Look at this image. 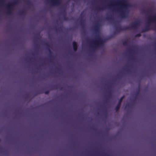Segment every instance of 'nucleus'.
Segmentation results:
<instances>
[{
  "label": "nucleus",
  "mask_w": 156,
  "mask_h": 156,
  "mask_svg": "<svg viewBox=\"0 0 156 156\" xmlns=\"http://www.w3.org/2000/svg\"><path fill=\"white\" fill-rule=\"evenodd\" d=\"M110 4L108 5L109 7H111L114 5V2H116V5L120 6V8L123 10L120 14L121 17L122 18H126L128 17L129 13L128 7H130V4L127 2L126 0H118L116 1H110Z\"/></svg>",
  "instance_id": "1"
},
{
  "label": "nucleus",
  "mask_w": 156,
  "mask_h": 156,
  "mask_svg": "<svg viewBox=\"0 0 156 156\" xmlns=\"http://www.w3.org/2000/svg\"><path fill=\"white\" fill-rule=\"evenodd\" d=\"M151 22L154 23L156 26V14L153 16H150L148 18L147 25L142 30V32H144L148 31L150 30V23Z\"/></svg>",
  "instance_id": "2"
},
{
  "label": "nucleus",
  "mask_w": 156,
  "mask_h": 156,
  "mask_svg": "<svg viewBox=\"0 0 156 156\" xmlns=\"http://www.w3.org/2000/svg\"><path fill=\"white\" fill-rule=\"evenodd\" d=\"M98 40H93L92 42L93 45V49L97 48L103 45V41L99 37H98Z\"/></svg>",
  "instance_id": "3"
},
{
  "label": "nucleus",
  "mask_w": 156,
  "mask_h": 156,
  "mask_svg": "<svg viewBox=\"0 0 156 156\" xmlns=\"http://www.w3.org/2000/svg\"><path fill=\"white\" fill-rule=\"evenodd\" d=\"M18 2V0H15L12 2L9 3L7 5V7L8 9L7 13L8 14L11 15L12 14V10L13 9L12 6L17 4Z\"/></svg>",
  "instance_id": "4"
},
{
  "label": "nucleus",
  "mask_w": 156,
  "mask_h": 156,
  "mask_svg": "<svg viewBox=\"0 0 156 156\" xmlns=\"http://www.w3.org/2000/svg\"><path fill=\"white\" fill-rule=\"evenodd\" d=\"M140 22L139 20H137L134 22L132 23L131 25L128 26L129 27V29H136L137 27L139 25Z\"/></svg>",
  "instance_id": "5"
},
{
  "label": "nucleus",
  "mask_w": 156,
  "mask_h": 156,
  "mask_svg": "<svg viewBox=\"0 0 156 156\" xmlns=\"http://www.w3.org/2000/svg\"><path fill=\"white\" fill-rule=\"evenodd\" d=\"M129 27L127 26H125L122 27H121L120 26H119L118 27L115 26V30L114 32V34H115L116 32L119 33L122 31H125L129 30Z\"/></svg>",
  "instance_id": "6"
},
{
  "label": "nucleus",
  "mask_w": 156,
  "mask_h": 156,
  "mask_svg": "<svg viewBox=\"0 0 156 156\" xmlns=\"http://www.w3.org/2000/svg\"><path fill=\"white\" fill-rule=\"evenodd\" d=\"M124 97V96H123L119 100L118 104L115 108V110L116 112H118L119 111L121 106V103Z\"/></svg>",
  "instance_id": "7"
},
{
  "label": "nucleus",
  "mask_w": 156,
  "mask_h": 156,
  "mask_svg": "<svg viewBox=\"0 0 156 156\" xmlns=\"http://www.w3.org/2000/svg\"><path fill=\"white\" fill-rule=\"evenodd\" d=\"M60 3V0H51L50 1V3L53 5H58Z\"/></svg>",
  "instance_id": "8"
},
{
  "label": "nucleus",
  "mask_w": 156,
  "mask_h": 156,
  "mask_svg": "<svg viewBox=\"0 0 156 156\" xmlns=\"http://www.w3.org/2000/svg\"><path fill=\"white\" fill-rule=\"evenodd\" d=\"M44 45L47 48L48 50L50 53V54L49 55V56L51 58H54V57L53 56H52V55H51V54H52V52L51 51L50 49V46H49L48 44L47 43H45L44 44Z\"/></svg>",
  "instance_id": "9"
},
{
  "label": "nucleus",
  "mask_w": 156,
  "mask_h": 156,
  "mask_svg": "<svg viewBox=\"0 0 156 156\" xmlns=\"http://www.w3.org/2000/svg\"><path fill=\"white\" fill-rule=\"evenodd\" d=\"M72 45L74 51H76L77 49L78 48V45L77 43L75 41H73L72 43Z\"/></svg>",
  "instance_id": "10"
},
{
  "label": "nucleus",
  "mask_w": 156,
  "mask_h": 156,
  "mask_svg": "<svg viewBox=\"0 0 156 156\" xmlns=\"http://www.w3.org/2000/svg\"><path fill=\"white\" fill-rule=\"evenodd\" d=\"M100 26V24L98 23H96L94 25V30L96 32H97L99 31Z\"/></svg>",
  "instance_id": "11"
},
{
  "label": "nucleus",
  "mask_w": 156,
  "mask_h": 156,
  "mask_svg": "<svg viewBox=\"0 0 156 156\" xmlns=\"http://www.w3.org/2000/svg\"><path fill=\"white\" fill-rule=\"evenodd\" d=\"M62 13L64 14V15L63 16V20L65 21H67L68 20V18L66 16V11L65 10H63L62 12Z\"/></svg>",
  "instance_id": "12"
},
{
  "label": "nucleus",
  "mask_w": 156,
  "mask_h": 156,
  "mask_svg": "<svg viewBox=\"0 0 156 156\" xmlns=\"http://www.w3.org/2000/svg\"><path fill=\"white\" fill-rule=\"evenodd\" d=\"M105 8V6H103L102 7H97L96 8V9L97 11L103 10Z\"/></svg>",
  "instance_id": "13"
},
{
  "label": "nucleus",
  "mask_w": 156,
  "mask_h": 156,
  "mask_svg": "<svg viewBox=\"0 0 156 156\" xmlns=\"http://www.w3.org/2000/svg\"><path fill=\"white\" fill-rule=\"evenodd\" d=\"M153 12V10L152 9H149L147 11L146 10H144V13H147V12L150 13V12Z\"/></svg>",
  "instance_id": "14"
},
{
  "label": "nucleus",
  "mask_w": 156,
  "mask_h": 156,
  "mask_svg": "<svg viewBox=\"0 0 156 156\" xmlns=\"http://www.w3.org/2000/svg\"><path fill=\"white\" fill-rule=\"evenodd\" d=\"M128 40H126L123 41L122 44L124 46H127L128 45Z\"/></svg>",
  "instance_id": "15"
},
{
  "label": "nucleus",
  "mask_w": 156,
  "mask_h": 156,
  "mask_svg": "<svg viewBox=\"0 0 156 156\" xmlns=\"http://www.w3.org/2000/svg\"><path fill=\"white\" fill-rule=\"evenodd\" d=\"M83 27H84V24L83 23V21L82 20H81L79 23Z\"/></svg>",
  "instance_id": "16"
},
{
  "label": "nucleus",
  "mask_w": 156,
  "mask_h": 156,
  "mask_svg": "<svg viewBox=\"0 0 156 156\" xmlns=\"http://www.w3.org/2000/svg\"><path fill=\"white\" fill-rule=\"evenodd\" d=\"M43 93V92L41 90H38V91H37L35 93V95H37L38 94H42Z\"/></svg>",
  "instance_id": "17"
},
{
  "label": "nucleus",
  "mask_w": 156,
  "mask_h": 156,
  "mask_svg": "<svg viewBox=\"0 0 156 156\" xmlns=\"http://www.w3.org/2000/svg\"><path fill=\"white\" fill-rule=\"evenodd\" d=\"M112 96V93L111 91H109L108 92V97L110 98Z\"/></svg>",
  "instance_id": "18"
},
{
  "label": "nucleus",
  "mask_w": 156,
  "mask_h": 156,
  "mask_svg": "<svg viewBox=\"0 0 156 156\" xmlns=\"http://www.w3.org/2000/svg\"><path fill=\"white\" fill-rule=\"evenodd\" d=\"M25 12L24 10L21 11L19 13V14L20 16L23 15L25 14Z\"/></svg>",
  "instance_id": "19"
},
{
  "label": "nucleus",
  "mask_w": 156,
  "mask_h": 156,
  "mask_svg": "<svg viewBox=\"0 0 156 156\" xmlns=\"http://www.w3.org/2000/svg\"><path fill=\"white\" fill-rule=\"evenodd\" d=\"M106 19L108 20H112V15L108 16L106 18Z\"/></svg>",
  "instance_id": "20"
},
{
  "label": "nucleus",
  "mask_w": 156,
  "mask_h": 156,
  "mask_svg": "<svg viewBox=\"0 0 156 156\" xmlns=\"http://www.w3.org/2000/svg\"><path fill=\"white\" fill-rule=\"evenodd\" d=\"M57 85H54V86H52L51 87V89L52 90H53V89H57Z\"/></svg>",
  "instance_id": "21"
},
{
  "label": "nucleus",
  "mask_w": 156,
  "mask_h": 156,
  "mask_svg": "<svg viewBox=\"0 0 156 156\" xmlns=\"http://www.w3.org/2000/svg\"><path fill=\"white\" fill-rule=\"evenodd\" d=\"M134 52V51L133 50L131 49H129V53L131 54L132 53H133Z\"/></svg>",
  "instance_id": "22"
},
{
  "label": "nucleus",
  "mask_w": 156,
  "mask_h": 156,
  "mask_svg": "<svg viewBox=\"0 0 156 156\" xmlns=\"http://www.w3.org/2000/svg\"><path fill=\"white\" fill-rule=\"evenodd\" d=\"M140 90L139 89L138 90H137L136 93V96H137L140 93Z\"/></svg>",
  "instance_id": "23"
},
{
  "label": "nucleus",
  "mask_w": 156,
  "mask_h": 156,
  "mask_svg": "<svg viewBox=\"0 0 156 156\" xmlns=\"http://www.w3.org/2000/svg\"><path fill=\"white\" fill-rule=\"evenodd\" d=\"M141 36V34L140 33H138L135 35V37H140Z\"/></svg>",
  "instance_id": "24"
},
{
  "label": "nucleus",
  "mask_w": 156,
  "mask_h": 156,
  "mask_svg": "<svg viewBox=\"0 0 156 156\" xmlns=\"http://www.w3.org/2000/svg\"><path fill=\"white\" fill-rule=\"evenodd\" d=\"M104 111L105 113V116H106L107 115V109H105L104 110Z\"/></svg>",
  "instance_id": "25"
},
{
  "label": "nucleus",
  "mask_w": 156,
  "mask_h": 156,
  "mask_svg": "<svg viewBox=\"0 0 156 156\" xmlns=\"http://www.w3.org/2000/svg\"><path fill=\"white\" fill-rule=\"evenodd\" d=\"M49 93V91L48 90H46L44 92V93L46 94H48Z\"/></svg>",
  "instance_id": "26"
},
{
  "label": "nucleus",
  "mask_w": 156,
  "mask_h": 156,
  "mask_svg": "<svg viewBox=\"0 0 156 156\" xmlns=\"http://www.w3.org/2000/svg\"><path fill=\"white\" fill-rule=\"evenodd\" d=\"M126 106L128 107H131V105L128 103L126 104Z\"/></svg>",
  "instance_id": "27"
},
{
  "label": "nucleus",
  "mask_w": 156,
  "mask_h": 156,
  "mask_svg": "<svg viewBox=\"0 0 156 156\" xmlns=\"http://www.w3.org/2000/svg\"><path fill=\"white\" fill-rule=\"evenodd\" d=\"M126 71L128 73H130L131 72V70L129 69H126Z\"/></svg>",
  "instance_id": "28"
},
{
  "label": "nucleus",
  "mask_w": 156,
  "mask_h": 156,
  "mask_svg": "<svg viewBox=\"0 0 156 156\" xmlns=\"http://www.w3.org/2000/svg\"><path fill=\"white\" fill-rule=\"evenodd\" d=\"M132 58L130 59V60H133L134 59V57L131 55Z\"/></svg>",
  "instance_id": "29"
},
{
  "label": "nucleus",
  "mask_w": 156,
  "mask_h": 156,
  "mask_svg": "<svg viewBox=\"0 0 156 156\" xmlns=\"http://www.w3.org/2000/svg\"><path fill=\"white\" fill-rule=\"evenodd\" d=\"M105 102L106 103H108V99H107L105 101Z\"/></svg>",
  "instance_id": "30"
},
{
  "label": "nucleus",
  "mask_w": 156,
  "mask_h": 156,
  "mask_svg": "<svg viewBox=\"0 0 156 156\" xmlns=\"http://www.w3.org/2000/svg\"><path fill=\"white\" fill-rule=\"evenodd\" d=\"M54 29H55V31H57L58 30H57V28H56V27H54Z\"/></svg>",
  "instance_id": "31"
},
{
  "label": "nucleus",
  "mask_w": 156,
  "mask_h": 156,
  "mask_svg": "<svg viewBox=\"0 0 156 156\" xmlns=\"http://www.w3.org/2000/svg\"><path fill=\"white\" fill-rule=\"evenodd\" d=\"M40 32H39L37 34V36H40Z\"/></svg>",
  "instance_id": "32"
},
{
  "label": "nucleus",
  "mask_w": 156,
  "mask_h": 156,
  "mask_svg": "<svg viewBox=\"0 0 156 156\" xmlns=\"http://www.w3.org/2000/svg\"><path fill=\"white\" fill-rule=\"evenodd\" d=\"M87 41L88 42H90V40L89 39H87Z\"/></svg>",
  "instance_id": "33"
},
{
  "label": "nucleus",
  "mask_w": 156,
  "mask_h": 156,
  "mask_svg": "<svg viewBox=\"0 0 156 156\" xmlns=\"http://www.w3.org/2000/svg\"><path fill=\"white\" fill-rule=\"evenodd\" d=\"M37 38L38 39H40L41 37H37Z\"/></svg>",
  "instance_id": "34"
},
{
  "label": "nucleus",
  "mask_w": 156,
  "mask_h": 156,
  "mask_svg": "<svg viewBox=\"0 0 156 156\" xmlns=\"http://www.w3.org/2000/svg\"><path fill=\"white\" fill-rule=\"evenodd\" d=\"M2 1L1 0H0V3L1 4L2 3Z\"/></svg>",
  "instance_id": "35"
},
{
  "label": "nucleus",
  "mask_w": 156,
  "mask_h": 156,
  "mask_svg": "<svg viewBox=\"0 0 156 156\" xmlns=\"http://www.w3.org/2000/svg\"><path fill=\"white\" fill-rule=\"evenodd\" d=\"M28 96H27L26 97V98H28Z\"/></svg>",
  "instance_id": "36"
},
{
  "label": "nucleus",
  "mask_w": 156,
  "mask_h": 156,
  "mask_svg": "<svg viewBox=\"0 0 156 156\" xmlns=\"http://www.w3.org/2000/svg\"><path fill=\"white\" fill-rule=\"evenodd\" d=\"M27 2H28V3H30V2L29 1H27Z\"/></svg>",
  "instance_id": "37"
},
{
  "label": "nucleus",
  "mask_w": 156,
  "mask_h": 156,
  "mask_svg": "<svg viewBox=\"0 0 156 156\" xmlns=\"http://www.w3.org/2000/svg\"><path fill=\"white\" fill-rule=\"evenodd\" d=\"M62 87H61V88H60V90H62Z\"/></svg>",
  "instance_id": "38"
},
{
  "label": "nucleus",
  "mask_w": 156,
  "mask_h": 156,
  "mask_svg": "<svg viewBox=\"0 0 156 156\" xmlns=\"http://www.w3.org/2000/svg\"><path fill=\"white\" fill-rule=\"evenodd\" d=\"M129 66H131V65H129Z\"/></svg>",
  "instance_id": "39"
},
{
  "label": "nucleus",
  "mask_w": 156,
  "mask_h": 156,
  "mask_svg": "<svg viewBox=\"0 0 156 156\" xmlns=\"http://www.w3.org/2000/svg\"><path fill=\"white\" fill-rule=\"evenodd\" d=\"M59 29H61V27H60Z\"/></svg>",
  "instance_id": "40"
},
{
  "label": "nucleus",
  "mask_w": 156,
  "mask_h": 156,
  "mask_svg": "<svg viewBox=\"0 0 156 156\" xmlns=\"http://www.w3.org/2000/svg\"><path fill=\"white\" fill-rule=\"evenodd\" d=\"M1 141V139H0V142Z\"/></svg>",
  "instance_id": "41"
}]
</instances>
